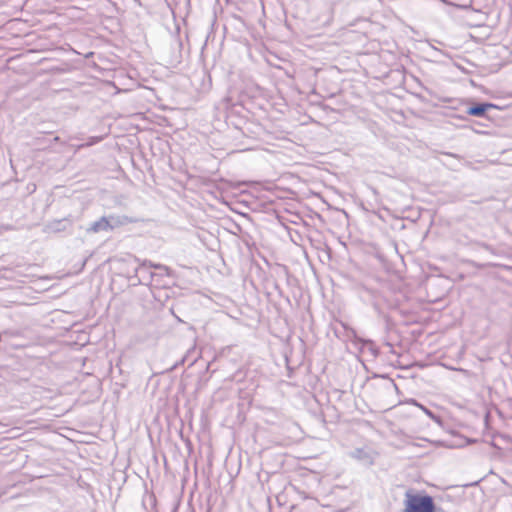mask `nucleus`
I'll list each match as a JSON object with an SVG mask.
<instances>
[{"label": "nucleus", "instance_id": "f257e3e1", "mask_svg": "<svg viewBox=\"0 0 512 512\" xmlns=\"http://www.w3.org/2000/svg\"><path fill=\"white\" fill-rule=\"evenodd\" d=\"M405 512H434L433 498L429 495H418L407 491L404 500Z\"/></svg>", "mask_w": 512, "mask_h": 512}, {"label": "nucleus", "instance_id": "0eeeda50", "mask_svg": "<svg viewBox=\"0 0 512 512\" xmlns=\"http://www.w3.org/2000/svg\"><path fill=\"white\" fill-rule=\"evenodd\" d=\"M420 407H421V409H423V411L425 412V414H428V415H430V416L432 415V413H431L428 409L424 408V407H423V406H421V405H420Z\"/></svg>", "mask_w": 512, "mask_h": 512}, {"label": "nucleus", "instance_id": "1a4fd4ad", "mask_svg": "<svg viewBox=\"0 0 512 512\" xmlns=\"http://www.w3.org/2000/svg\"><path fill=\"white\" fill-rule=\"evenodd\" d=\"M146 265H147V264H146V262H145V263H143V264L140 266V269H144V268L146 267Z\"/></svg>", "mask_w": 512, "mask_h": 512}, {"label": "nucleus", "instance_id": "20e7f679", "mask_svg": "<svg viewBox=\"0 0 512 512\" xmlns=\"http://www.w3.org/2000/svg\"><path fill=\"white\" fill-rule=\"evenodd\" d=\"M493 107H494L493 104L480 103V104H476L474 106L469 107L467 110V113L472 116L480 117V116H483L486 113V111H488L489 109H491Z\"/></svg>", "mask_w": 512, "mask_h": 512}, {"label": "nucleus", "instance_id": "423d86ee", "mask_svg": "<svg viewBox=\"0 0 512 512\" xmlns=\"http://www.w3.org/2000/svg\"><path fill=\"white\" fill-rule=\"evenodd\" d=\"M149 266L150 267H153V268H156V269H160V270H163L165 272L168 271V267L164 266V265H161V264H153V263H149Z\"/></svg>", "mask_w": 512, "mask_h": 512}, {"label": "nucleus", "instance_id": "7ed1b4c3", "mask_svg": "<svg viewBox=\"0 0 512 512\" xmlns=\"http://www.w3.org/2000/svg\"><path fill=\"white\" fill-rule=\"evenodd\" d=\"M102 231H110L106 216H102L99 220L93 222L87 229L89 233H99Z\"/></svg>", "mask_w": 512, "mask_h": 512}, {"label": "nucleus", "instance_id": "39448f33", "mask_svg": "<svg viewBox=\"0 0 512 512\" xmlns=\"http://www.w3.org/2000/svg\"><path fill=\"white\" fill-rule=\"evenodd\" d=\"M351 456L365 464H372L373 463V458L372 456L370 455L369 452H367L366 450L364 449H356L355 451H353L351 453Z\"/></svg>", "mask_w": 512, "mask_h": 512}, {"label": "nucleus", "instance_id": "f03ea898", "mask_svg": "<svg viewBox=\"0 0 512 512\" xmlns=\"http://www.w3.org/2000/svg\"><path fill=\"white\" fill-rule=\"evenodd\" d=\"M107 221L109 222V229L114 230L116 228L125 226L127 224L135 222V220L126 215H109L106 216Z\"/></svg>", "mask_w": 512, "mask_h": 512}, {"label": "nucleus", "instance_id": "6e6552de", "mask_svg": "<svg viewBox=\"0 0 512 512\" xmlns=\"http://www.w3.org/2000/svg\"><path fill=\"white\" fill-rule=\"evenodd\" d=\"M434 512H446V511H444L443 509H440V508L439 509L435 508Z\"/></svg>", "mask_w": 512, "mask_h": 512}]
</instances>
